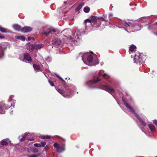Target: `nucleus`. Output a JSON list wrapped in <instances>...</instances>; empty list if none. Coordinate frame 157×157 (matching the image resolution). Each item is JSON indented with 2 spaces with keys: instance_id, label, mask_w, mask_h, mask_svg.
<instances>
[{
  "instance_id": "nucleus-1",
  "label": "nucleus",
  "mask_w": 157,
  "mask_h": 157,
  "mask_svg": "<svg viewBox=\"0 0 157 157\" xmlns=\"http://www.w3.org/2000/svg\"><path fill=\"white\" fill-rule=\"evenodd\" d=\"M79 56L82 57V59L86 64H87V62L85 59L87 58V60L89 63H92L94 65L97 64L98 63V60L97 56L93 53L90 54L88 52L85 53H81L79 54Z\"/></svg>"
},
{
  "instance_id": "nucleus-2",
  "label": "nucleus",
  "mask_w": 157,
  "mask_h": 157,
  "mask_svg": "<svg viewBox=\"0 0 157 157\" xmlns=\"http://www.w3.org/2000/svg\"><path fill=\"white\" fill-rule=\"evenodd\" d=\"M122 100L124 103V104L125 105L126 107L128 108L132 112V113H134L135 116L137 117L140 123L142 124V125L144 126H145L146 125V124L144 121H146V120H147V119L146 117L143 118V119L144 120H143L142 119L140 118L139 116L137 115L136 113L135 112V111L128 104L125 100L123 98H122Z\"/></svg>"
},
{
  "instance_id": "nucleus-3",
  "label": "nucleus",
  "mask_w": 157,
  "mask_h": 157,
  "mask_svg": "<svg viewBox=\"0 0 157 157\" xmlns=\"http://www.w3.org/2000/svg\"><path fill=\"white\" fill-rule=\"evenodd\" d=\"M99 17L91 16L90 18L86 19L84 21L85 24L86 28V29L87 25H93L94 27H97L98 26L99 24H98L96 22L99 19Z\"/></svg>"
},
{
  "instance_id": "nucleus-4",
  "label": "nucleus",
  "mask_w": 157,
  "mask_h": 157,
  "mask_svg": "<svg viewBox=\"0 0 157 157\" xmlns=\"http://www.w3.org/2000/svg\"><path fill=\"white\" fill-rule=\"evenodd\" d=\"M142 56L139 53L135 55L134 58V63H143L142 61Z\"/></svg>"
},
{
  "instance_id": "nucleus-5",
  "label": "nucleus",
  "mask_w": 157,
  "mask_h": 157,
  "mask_svg": "<svg viewBox=\"0 0 157 157\" xmlns=\"http://www.w3.org/2000/svg\"><path fill=\"white\" fill-rule=\"evenodd\" d=\"M54 146L57 149V151L59 153H60L65 150V147H60L59 144L57 143H55L53 144Z\"/></svg>"
},
{
  "instance_id": "nucleus-6",
  "label": "nucleus",
  "mask_w": 157,
  "mask_h": 157,
  "mask_svg": "<svg viewBox=\"0 0 157 157\" xmlns=\"http://www.w3.org/2000/svg\"><path fill=\"white\" fill-rule=\"evenodd\" d=\"M121 24H122V25L120 27V28H124L125 29V30L127 31L128 29V28L130 27L131 26V24L130 22L127 23L126 22L123 21Z\"/></svg>"
},
{
  "instance_id": "nucleus-7",
  "label": "nucleus",
  "mask_w": 157,
  "mask_h": 157,
  "mask_svg": "<svg viewBox=\"0 0 157 157\" xmlns=\"http://www.w3.org/2000/svg\"><path fill=\"white\" fill-rule=\"evenodd\" d=\"M101 88L103 90H105L108 92L110 93H112L114 91V89L112 88H110L107 86L105 85H104L101 86Z\"/></svg>"
},
{
  "instance_id": "nucleus-8",
  "label": "nucleus",
  "mask_w": 157,
  "mask_h": 157,
  "mask_svg": "<svg viewBox=\"0 0 157 157\" xmlns=\"http://www.w3.org/2000/svg\"><path fill=\"white\" fill-rule=\"evenodd\" d=\"M24 60L25 62L26 63H30L31 62V58L29 54L27 53H25L24 54Z\"/></svg>"
},
{
  "instance_id": "nucleus-9",
  "label": "nucleus",
  "mask_w": 157,
  "mask_h": 157,
  "mask_svg": "<svg viewBox=\"0 0 157 157\" xmlns=\"http://www.w3.org/2000/svg\"><path fill=\"white\" fill-rule=\"evenodd\" d=\"M7 108L6 107L5 104L2 103H0V113H4L5 109H6Z\"/></svg>"
},
{
  "instance_id": "nucleus-10",
  "label": "nucleus",
  "mask_w": 157,
  "mask_h": 157,
  "mask_svg": "<svg viewBox=\"0 0 157 157\" xmlns=\"http://www.w3.org/2000/svg\"><path fill=\"white\" fill-rule=\"evenodd\" d=\"M32 29V28L30 27L25 26L22 28L21 31L24 33H27L31 31Z\"/></svg>"
},
{
  "instance_id": "nucleus-11",
  "label": "nucleus",
  "mask_w": 157,
  "mask_h": 157,
  "mask_svg": "<svg viewBox=\"0 0 157 157\" xmlns=\"http://www.w3.org/2000/svg\"><path fill=\"white\" fill-rule=\"evenodd\" d=\"M53 44L56 46H58L61 44V41L59 39H54L52 41Z\"/></svg>"
},
{
  "instance_id": "nucleus-12",
  "label": "nucleus",
  "mask_w": 157,
  "mask_h": 157,
  "mask_svg": "<svg viewBox=\"0 0 157 157\" xmlns=\"http://www.w3.org/2000/svg\"><path fill=\"white\" fill-rule=\"evenodd\" d=\"M26 48L28 50L30 51H33L34 49V45L28 43L26 45Z\"/></svg>"
},
{
  "instance_id": "nucleus-13",
  "label": "nucleus",
  "mask_w": 157,
  "mask_h": 157,
  "mask_svg": "<svg viewBox=\"0 0 157 157\" xmlns=\"http://www.w3.org/2000/svg\"><path fill=\"white\" fill-rule=\"evenodd\" d=\"M10 141L8 139H5L3 140L1 142V144L2 146L6 145Z\"/></svg>"
},
{
  "instance_id": "nucleus-14",
  "label": "nucleus",
  "mask_w": 157,
  "mask_h": 157,
  "mask_svg": "<svg viewBox=\"0 0 157 157\" xmlns=\"http://www.w3.org/2000/svg\"><path fill=\"white\" fill-rule=\"evenodd\" d=\"M13 27L14 29L17 31H21L22 28L21 27L17 24L13 25Z\"/></svg>"
},
{
  "instance_id": "nucleus-15",
  "label": "nucleus",
  "mask_w": 157,
  "mask_h": 157,
  "mask_svg": "<svg viewBox=\"0 0 157 157\" xmlns=\"http://www.w3.org/2000/svg\"><path fill=\"white\" fill-rule=\"evenodd\" d=\"M56 30L54 29H49L48 32H45L43 33V34H44L46 36H47L49 34H50L52 32H56Z\"/></svg>"
},
{
  "instance_id": "nucleus-16",
  "label": "nucleus",
  "mask_w": 157,
  "mask_h": 157,
  "mask_svg": "<svg viewBox=\"0 0 157 157\" xmlns=\"http://www.w3.org/2000/svg\"><path fill=\"white\" fill-rule=\"evenodd\" d=\"M33 66L35 71L36 72H38L40 71V67L39 65L37 64H34L33 65Z\"/></svg>"
},
{
  "instance_id": "nucleus-17",
  "label": "nucleus",
  "mask_w": 157,
  "mask_h": 157,
  "mask_svg": "<svg viewBox=\"0 0 157 157\" xmlns=\"http://www.w3.org/2000/svg\"><path fill=\"white\" fill-rule=\"evenodd\" d=\"M43 47V45L41 44H36L34 45V49L40 50Z\"/></svg>"
},
{
  "instance_id": "nucleus-18",
  "label": "nucleus",
  "mask_w": 157,
  "mask_h": 157,
  "mask_svg": "<svg viewBox=\"0 0 157 157\" xmlns=\"http://www.w3.org/2000/svg\"><path fill=\"white\" fill-rule=\"evenodd\" d=\"M148 126L150 130L152 132H154L155 131V128L154 126L152 124H149L148 125Z\"/></svg>"
},
{
  "instance_id": "nucleus-19",
  "label": "nucleus",
  "mask_w": 157,
  "mask_h": 157,
  "mask_svg": "<svg viewBox=\"0 0 157 157\" xmlns=\"http://www.w3.org/2000/svg\"><path fill=\"white\" fill-rule=\"evenodd\" d=\"M75 36L76 39H79L80 36V33L79 30L76 31L75 33Z\"/></svg>"
},
{
  "instance_id": "nucleus-20",
  "label": "nucleus",
  "mask_w": 157,
  "mask_h": 157,
  "mask_svg": "<svg viewBox=\"0 0 157 157\" xmlns=\"http://www.w3.org/2000/svg\"><path fill=\"white\" fill-rule=\"evenodd\" d=\"M0 58H1L3 56V48L2 46V44H0Z\"/></svg>"
},
{
  "instance_id": "nucleus-21",
  "label": "nucleus",
  "mask_w": 157,
  "mask_h": 157,
  "mask_svg": "<svg viewBox=\"0 0 157 157\" xmlns=\"http://www.w3.org/2000/svg\"><path fill=\"white\" fill-rule=\"evenodd\" d=\"M84 5V3H82L76 7L75 9V11L77 12L82 7V6Z\"/></svg>"
},
{
  "instance_id": "nucleus-22",
  "label": "nucleus",
  "mask_w": 157,
  "mask_h": 157,
  "mask_svg": "<svg viewBox=\"0 0 157 157\" xmlns=\"http://www.w3.org/2000/svg\"><path fill=\"white\" fill-rule=\"evenodd\" d=\"M0 30L2 33H7L9 32V30L7 29L2 28L0 26Z\"/></svg>"
},
{
  "instance_id": "nucleus-23",
  "label": "nucleus",
  "mask_w": 157,
  "mask_h": 157,
  "mask_svg": "<svg viewBox=\"0 0 157 157\" xmlns=\"http://www.w3.org/2000/svg\"><path fill=\"white\" fill-rule=\"evenodd\" d=\"M136 47L134 45H132L129 47V50L131 52L134 51V50L135 49Z\"/></svg>"
},
{
  "instance_id": "nucleus-24",
  "label": "nucleus",
  "mask_w": 157,
  "mask_h": 157,
  "mask_svg": "<svg viewBox=\"0 0 157 157\" xmlns=\"http://www.w3.org/2000/svg\"><path fill=\"white\" fill-rule=\"evenodd\" d=\"M17 39H20L21 40L24 41L25 40V38L24 36H16Z\"/></svg>"
},
{
  "instance_id": "nucleus-25",
  "label": "nucleus",
  "mask_w": 157,
  "mask_h": 157,
  "mask_svg": "<svg viewBox=\"0 0 157 157\" xmlns=\"http://www.w3.org/2000/svg\"><path fill=\"white\" fill-rule=\"evenodd\" d=\"M30 133H25L22 136V138L20 140L22 141L23 139H24L26 136L27 135H29Z\"/></svg>"
},
{
  "instance_id": "nucleus-26",
  "label": "nucleus",
  "mask_w": 157,
  "mask_h": 157,
  "mask_svg": "<svg viewBox=\"0 0 157 157\" xmlns=\"http://www.w3.org/2000/svg\"><path fill=\"white\" fill-rule=\"evenodd\" d=\"M90 9L88 7H86L84 8V11L86 13H88L90 11Z\"/></svg>"
},
{
  "instance_id": "nucleus-27",
  "label": "nucleus",
  "mask_w": 157,
  "mask_h": 157,
  "mask_svg": "<svg viewBox=\"0 0 157 157\" xmlns=\"http://www.w3.org/2000/svg\"><path fill=\"white\" fill-rule=\"evenodd\" d=\"M41 138L43 139H49L51 138V136L49 135H44L41 136Z\"/></svg>"
},
{
  "instance_id": "nucleus-28",
  "label": "nucleus",
  "mask_w": 157,
  "mask_h": 157,
  "mask_svg": "<svg viewBox=\"0 0 157 157\" xmlns=\"http://www.w3.org/2000/svg\"><path fill=\"white\" fill-rule=\"evenodd\" d=\"M34 146L37 147H42L41 144L40 143H35L34 144Z\"/></svg>"
},
{
  "instance_id": "nucleus-29",
  "label": "nucleus",
  "mask_w": 157,
  "mask_h": 157,
  "mask_svg": "<svg viewBox=\"0 0 157 157\" xmlns=\"http://www.w3.org/2000/svg\"><path fill=\"white\" fill-rule=\"evenodd\" d=\"M100 81V79H99L98 78L96 80H92L91 82L92 83H96Z\"/></svg>"
},
{
  "instance_id": "nucleus-30",
  "label": "nucleus",
  "mask_w": 157,
  "mask_h": 157,
  "mask_svg": "<svg viewBox=\"0 0 157 157\" xmlns=\"http://www.w3.org/2000/svg\"><path fill=\"white\" fill-rule=\"evenodd\" d=\"M58 91L60 94H62L63 95V94H64V91L63 90H62L61 89H58L57 90Z\"/></svg>"
},
{
  "instance_id": "nucleus-31",
  "label": "nucleus",
  "mask_w": 157,
  "mask_h": 157,
  "mask_svg": "<svg viewBox=\"0 0 157 157\" xmlns=\"http://www.w3.org/2000/svg\"><path fill=\"white\" fill-rule=\"evenodd\" d=\"M32 151L34 153H37L38 151V149L35 147H33V148Z\"/></svg>"
},
{
  "instance_id": "nucleus-32",
  "label": "nucleus",
  "mask_w": 157,
  "mask_h": 157,
  "mask_svg": "<svg viewBox=\"0 0 157 157\" xmlns=\"http://www.w3.org/2000/svg\"><path fill=\"white\" fill-rule=\"evenodd\" d=\"M109 18L110 20H111L113 18V14L112 13H110L109 14Z\"/></svg>"
},
{
  "instance_id": "nucleus-33",
  "label": "nucleus",
  "mask_w": 157,
  "mask_h": 157,
  "mask_svg": "<svg viewBox=\"0 0 157 157\" xmlns=\"http://www.w3.org/2000/svg\"><path fill=\"white\" fill-rule=\"evenodd\" d=\"M40 144H41L42 147H44L46 144V142H41L40 143Z\"/></svg>"
},
{
  "instance_id": "nucleus-34",
  "label": "nucleus",
  "mask_w": 157,
  "mask_h": 157,
  "mask_svg": "<svg viewBox=\"0 0 157 157\" xmlns=\"http://www.w3.org/2000/svg\"><path fill=\"white\" fill-rule=\"evenodd\" d=\"M103 76L106 79H108L109 78V76L106 74H104Z\"/></svg>"
},
{
  "instance_id": "nucleus-35",
  "label": "nucleus",
  "mask_w": 157,
  "mask_h": 157,
  "mask_svg": "<svg viewBox=\"0 0 157 157\" xmlns=\"http://www.w3.org/2000/svg\"><path fill=\"white\" fill-rule=\"evenodd\" d=\"M56 76L58 78L61 80L63 81V82H65V81L63 80V79L61 77H59V76H58V75H56Z\"/></svg>"
},
{
  "instance_id": "nucleus-36",
  "label": "nucleus",
  "mask_w": 157,
  "mask_h": 157,
  "mask_svg": "<svg viewBox=\"0 0 157 157\" xmlns=\"http://www.w3.org/2000/svg\"><path fill=\"white\" fill-rule=\"evenodd\" d=\"M49 82L52 86H54V84L53 82L50 80L48 81Z\"/></svg>"
},
{
  "instance_id": "nucleus-37",
  "label": "nucleus",
  "mask_w": 157,
  "mask_h": 157,
  "mask_svg": "<svg viewBox=\"0 0 157 157\" xmlns=\"http://www.w3.org/2000/svg\"><path fill=\"white\" fill-rule=\"evenodd\" d=\"M153 123L154 124L157 126V120H154L153 121Z\"/></svg>"
},
{
  "instance_id": "nucleus-38",
  "label": "nucleus",
  "mask_w": 157,
  "mask_h": 157,
  "mask_svg": "<svg viewBox=\"0 0 157 157\" xmlns=\"http://www.w3.org/2000/svg\"><path fill=\"white\" fill-rule=\"evenodd\" d=\"M70 40H71V41H73L74 42V43L75 44H76V42H77V41L76 40H72V39H71V38L70 39Z\"/></svg>"
},
{
  "instance_id": "nucleus-39",
  "label": "nucleus",
  "mask_w": 157,
  "mask_h": 157,
  "mask_svg": "<svg viewBox=\"0 0 157 157\" xmlns=\"http://www.w3.org/2000/svg\"><path fill=\"white\" fill-rule=\"evenodd\" d=\"M36 156L34 155H29L28 157H36Z\"/></svg>"
},
{
  "instance_id": "nucleus-40",
  "label": "nucleus",
  "mask_w": 157,
  "mask_h": 157,
  "mask_svg": "<svg viewBox=\"0 0 157 157\" xmlns=\"http://www.w3.org/2000/svg\"><path fill=\"white\" fill-rule=\"evenodd\" d=\"M31 39H32L33 40L34 39V38L33 37H29L28 38V40L29 41H30L31 40Z\"/></svg>"
},
{
  "instance_id": "nucleus-41",
  "label": "nucleus",
  "mask_w": 157,
  "mask_h": 157,
  "mask_svg": "<svg viewBox=\"0 0 157 157\" xmlns=\"http://www.w3.org/2000/svg\"><path fill=\"white\" fill-rule=\"evenodd\" d=\"M100 18L101 19L102 21H105V19L104 18H103V17H99V19H100Z\"/></svg>"
},
{
  "instance_id": "nucleus-42",
  "label": "nucleus",
  "mask_w": 157,
  "mask_h": 157,
  "mask_svg": "<svg viewBox=\"0 0 157 157\" xmlns=\"http://www.w3.org/2000/svg\"><path fill=\"white\" fill-rule=\"evenodd\" d=\"M44 149L45 151H47V150L48 149V148L46 146L44 147Z\"/></svg>"
},
{
  "instance_id": "nucleus-43",
  "label": "nucleus",
  "mask_w": 157,
  "mask_h": 157,
  "mask_svg": "<svg viewBox=\"0 0 157 157\" xmlns=\"http://www.w3.org/2000/svg\"><path fill=\"white\" fill-rule=\"evenodd\" d=\"M48 59H49V61H50V60H51V59L49 57H48V58H47V60H48Z\"/></svg>"
},
{
  "instance_id": "nucleus-44",
  "label": "nucleus",
  "mask_w": 157,
  "mask_h": 157,
  "mask_svg": "<svg viewBox=\"0 0 157 157\" xmlns=\"http://www.w3.org/2000/svg\"><path fill=\"white\" fill-rule=\"evenodd\" d=\"M103 16H104V17H107V15H104Z\"/></svg>"
},
{
  "instance_id": "nucleus-45",
  "label": "nucleus",
  "mask_w": 157,
  "mask_h": 157,
  "mask_svg": "<svg viewBox=\"0 0 157 157\" xmlns=\"http://www.w3.org/2000/svg\"><path fill=\"white\" fill-rule=\"evenodd\" d=\"M155 35H156L157 36V34L156 33H154Z\"/></svg>"
},
{
  "instance_id": "nucleus-46",
  "label": "nucleus",
  "mask_w": 157,
  "mask_h": 157,
  "mask_svg": "<svg viewBox=\"0 0 157 157\" xmlns=\"http://www.w3.org/2000/svg\"><path fill=\"white\" fill-rule=\"evenodd\" d=\"M33 140V139H30V141H32Z\"/></svg>"
},
{
  "instance_id": "nucleus-47",
  "label": "nucleus",
  "mask_w": 157,
  "mask_h": 157,
  "mask_svg": "<svg viewBox=\"0 0 157 157\" xmlns=\"http://www.w3.org/2000/svg\"><path fill=\"white\" fill-rule=\"evenodd\" d=\"M67 96H64V97H66V98H67Z\"/></svg>"
},
{
  "instance_id": "nucleus-48",
  "label": "nucleus",
  "mask_w": 157,
  "mask_h": 157,
  "mask_svg": "<svg viewBox=\"0 0 157 157\" xmlns=\"http://www.w3.org/2000/svg\"><path fill=\"white\" fill-rule=\"evenodd\" d=\"M156 24L157 25V21L156 22Z\"/></svg>"
},
{
  "instance_id": "nucleus-49",
  "label": "nucleus",
  "mask_w": 157,
  "mask_h": 157,
  "mask_svg": "<svg viewBox=\"0 0 157 157\" xmlns=\"http://www.w3.org/2000/svg\"><path fill=\"white\" fill-rule=\"evenodd\" d=\"M110 27H112V25H111L110 26Z\"/></svg>"
}]
</instances>
